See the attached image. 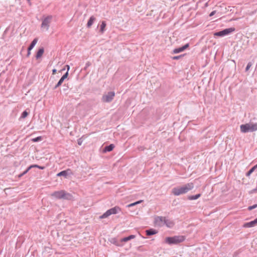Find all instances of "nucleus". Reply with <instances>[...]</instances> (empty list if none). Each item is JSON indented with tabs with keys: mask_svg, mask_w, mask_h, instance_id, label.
<instances>
[{
	"mask_svg": "<svg viewBox=\"0 0 257 257\" xmlns=\"http://www.w3.org/2000/svg\"><path fill=\"white\" fill-rule=\"evenodd\" d=\"M194 188L193 183H189L180 187H175L172 189V192L175 196H179L185 194Z\"/></svg>",
	"mask_w": 257,
	"mask_h": 257,
	"instance_id": "nucleus-1",
	"label": "nucleus"
},
{
	"mask_svg": "<svg viewBox=\"0 0 257 257\" xmlns=\"http://www.w3.org/2000/svg\"><path fill=\"white\" fill-rule=\"evenodd\" d=\"M240 132L242 133L253 132L257 131V123H247L240 126Z\"/></svg>",
	"mask_w": 257,
	"mask_h": 257,
	"instance_id": "nucleus-2",
	"label": "nucleus"
},
{
	"mask_svg": "<svg viewBox=\"0 0 257 257\" xmlns=\"http://www.w3.org/2000/svg\"><path fill=\"white\" fill-rule=\"evenodd\" d=\"M185 239V237L182 235L167 237L165 239V242L170 245L176 244L183 242Z\"/></svg>",
	"mask_w": 257,
	"mask_h": 257,
	"instance_id": "nucleus-3",
	"label": "nucleus"
},
{
	"mask_svg": "<svg viewBox=\"0 0 257 257\" xmlns=\"http://www.w3.org/2000/svg\"><path fill=\"white\" fill-rule=\"evenodd\" d=\"M235 30V29L233 27L225 29L221 31L215 32L214 33V36L222 37H224V36H225L230 34L232 32H234Z\"/></svg>",
	"mask_w": 257,
	"mask_h": 257,
	"instance_id": "nucleus-4",
	"label": "nucleus"
},
{
	"mask_svg": "<svg viewBox=\"0 0 257 257\" xmlns=\"http://www.w3.org/2000/svg\"><path fill=\"white\" fill-rule=\"evenodd\" d=\"M52 16L51 15L48 16L44 18L42 20V22L41 26V28L45 30L46 31H48L50 27V24L52 22Z\"/></svg>",
	"mask_w": 257,
	"mask_h": 257,
	"instance_id": "nucleus-5",
	"label": "nucleus"
},
{
	"mask_svg": "<svg viewBox=\"0 0 257 257\" xmlns=\"http://www.w3.org/2000/svg\"><path fill=\"white\" fill-rule=\"evenodd\" d=\"M114 96V91H109L103 95L101 100L104 102H110L113 99Z\"/></svg>",
	"mask_w": 257,
	"mask_h": 257,
	"instance_id": "nucleus-6",
	"label": "nucleus"
},
{
	"mask_svg": "<svg viewBox=\"0 0 257 257\" xmlns=\"http://www.w3.org/2000/svg\"><path fill=\"white\" fill-rule=\"evenodd\" d=\"M61 174L65 178H68L69 176L73 175V173L70 169H67L61 171Z\"/></svg>",
	"mask_w": 257,
	"mask_h": 257,
	"instance_id": "nucleus-7",
	"label": "nucleus"
},
{
	"mask_svg": "<svg viewBox=\"0 0 257 257\" xmlns=\"http://www.w3.org/2000/svg\"><path fill=\"white\" fill-rule=\"evenodd\" d=\"M68 76V71H67L60 79L57 84L55 86L54 89H56L58 87L61 85L62 83L63 82L64 80L67 78Z\"/></svg>",
	"mask_w": 257,
	"mask_h": 257,
	"instance_id": "nucleus-8",
	"label": "nucleus"
},
{
	"mask_svg": "<svg viewBox=\"0 0 257 257\" xmlns=\"http://www.w3.org/2000/svg\"><path fill=\"white\" fill-rule=\"evenodd\" d=\"M64 190L56 191L53 193V196L57 199H63L64 197Z\"/></svg>",
	"mask_w": 257,
	"mask_h": 257,
	"instance_id": "nucleus-9",
	"label": "nucleus"
},
{
	"mask_svg": "<svg viewBox=\"0 0 257 257\" xmlns=\"http://www.w3.org/2000/svg\"><path fill=\"white\" fill-rule=\"evenodd\" d=\"M165 219V217L157 216L155 218V222L156 224L161 226L164 223Z\"/></svg>",
	"mask_w": 257,
	"mask_h": 257,
	"instance_id": "nucleus-10",
	"label": "nucleus"
},
{
	"mask_svg": "<svg viewBox=\"0 0 257 257\" xmlns=\"http://www.w3.org/2000/svg\"><path fill=\"white\" fill-rule=\"evenodd\" d=\"M256 224H257V218L252 221L244 223L243 226L244 227H251L254 226Z\"/></svg>",
	"mask_w": 257,
	"mask_h": 257,
	"instance_id": "nucleus-11",
	"label": "nucleus"
},
{
	"mask_svg": "<svg viewBox=\"0 0 257 257\" xmlns=\"http://www.w3.org/2000/svg\"><path fill=\"white\" fill-rule=\"evenodd\" d=\"M164 224H165L169 228L173 227L175 224L173 220L168 219L166 217H165Z\"/></svg>",
	"mask_w": 257,
	"mask_h": 257,
	"instance_id": "nucleus-12",
	"label": "nucleus"
},
{
	"mask_svg": "<svg viewBox=\"0 0 257 257\" xmlns=\"http://www.w3.org/2000/svg\"><path fill=\"white\" fill-rule=\"evenodd\" d=\"M114 148V145L112 144H111L108 146H106L104 147V148L103 149V153H106V152H109L113 150V149Z\"/></svg>",
	"mask_w": 257,
	"mask_h": 257,
	"instance_id": "nucleus-13",
	"label": "nucleus"
},
{
	"mask_svg": "<svg viewBox=\"0 0 257 257\" xmlns=\"http://www.w3.org/2000/svg\"><path fill=\"white\" fill-rule=\"evenodd\" d=\"M44 52V49L43 47L40 48L39 49L38 51L37 52L36 55V59H38L40 58H41Z\"/></svg>",
	"mask_w": 257,
	"mask_h": 257,
	"instance_id": "nucleus-14",
	"label": "nucleus"
},
{
	"mask_svg": "<svg viewBox=\"0 0 257 257\" xmlns=\"http://www.w3.org/2000/svg\"><path fill=\"white\" fill-rule=\"evenodd\" d=\"M110 210L111 214H116L121 211V209L118 206H115L110 208Z\"/></svg>",
	"mask_w": 257,
	"mask_h": 257,
	"instance_id": "nucleus-15",
	"label": "nucleus"
},
{
	"mask_svg": "<svg viewBox=\"0 0 257 257\" xmlns=\"http://www.w3.org/2000/svg\"><path fill=\"white\" fill-rule=\"evenodd\" d=\"M158 231L156 230L153 228H151L146 230V235L148 236H151L155 234Z\"/></svg>",
	"mask_w": 257,
	"mask_h": 257,
	"instance_id": "nucleus-16",
	"label": "nucleus"
},
{
	"mask_svg": "<svg viewBox=\"0 0 257 257\" xmlns=\"http://www.w3.org/2000/svg\"><path fill=\"white\" fill-rule=\"evenodd\" d=\"M95 20V18L94 16L90 17V18H89V19L88 21V22L87 24V27L88 28H90L93 24Z\"/></svg>",
	"mask_w": 257,
	"mask_h": 257,
	"instance_id": "nucleus-17",
	"label": "nucleus"
},
{
	"mask_svg": "<svg viewBox=\"0 0 257 257\" xmlns=\"http://www.w3.org/2000/svg\"><path fill=\"white\" fill-rule=\"evenodd\" d=\"M136 236L135 235H130L128 236L122 238L121 239V242H127L132 239L135 238Z\"/></svg>",
	"mask_w": 257,
	"mask_h": 257,
	"instance_id": "nucleus-18",
	"label": "nucleus"
},
{
	"mask_svg": "<svg viewBox=\"0 0 257 257\" xmlns=\"http://www.w3.org/2000/svg\"><path fill=\"white\" fill-rule=\"evenodd\" d=\"M37 42H38V38H35L32 41V42H31V43L29 45V46L28 48V49H29V50H31L35 47V46L37 44Z\"/></svg>",
	"mask_w": 257,
	"mask_h": 257,
	"instance_id": "nucleus-19",
	"label": "nucleus"
},
{
	"mask_svg": "<svg viewBox=\"0 0 257 257\" xmlns=\"http://www.w3.org/2000/svg\"><path fill=\"white\" fill-rule=\"evenodd\" d=\"M201 196L200 194H197L195 195H190L188 196V199L189 200H196L198 199Z\"/></svg>",
	"mask_w": 257,
	"mask_h": 257,
	"instance_id": "nucleus-20",
	"label": "nucleus"
},
{
	"mask_svg": "<svg viewBox=\"0 0 257 257\" xmlns=\"http://www.w3.org/2000/svg\"><path fill=\"white\" fill-rule=\"evenodd\" d=\"M64 197H63V199H67V200H71L72 198V196L71 194L69 193L66 192L65 191H64Z\"/></svg>",
	"mask_w": 257,
	"mask_h": 257,
	"instance_id": "nucleus-21",
	"label": "nucleus"
},
{
	"mask_svg": "<svg viewBox=\"0 0 257 257\" xmlns=\"http://www.w3.org/2000/svg\"><path fill=\"white\" fill-rule=\"evenodd\" d=\"M111 215L110 209L107 210L105 213H104L101 216H100V218H105Z\"/></svg>",
	"mask_w": 257,
	"mask_h": 257,
	"instance_id": "nucleus-22",
	"label": "nucleus"
},
{
	"mask_svg": "<svg viewBox=\"0 0 257 257\" xmlns=\"http://www.w3.org/2000/svg\"><path fill=\"white\" fill-rule=\"evenodd\" d=\"M106 27V23L105 21H102L100 25V32L101 33H103L105 31V28Z\"/></svg>",
	"mask_w": 257,
	"mask_h": 257,
	"instance_id": "nucleus-23",
	"label": "nucleus"
},
{
	"mask_svg": "<svg viewBox=\"0 0 257 257\" xmlns=\"http://www.w3.org/2000/svg\"><path fill=\"white\" fill-rule=\"evenodd\" d=\"M184 51V50H183L182 47H180L179 48H176V49H174L173 53H174V54L179 53H180Z\"/></svg>",
	"mask_w": 257,
	"mask_h": 257,
	"instance_id": "nucleus-24",
	"label": "nucleus"
},
{
	"mask_svg": "<svg viewBox=\"0 0 257 257\" xmlns=\"http://www.w3.org/2000/svg\"><path fill=\"white\" fill-rule=\"evenodd\" d=\"M142 202H143V200H139V201H136L135 202H134V203H131L130 204H128L127 205V207H133V206H135V205H136L137 204H139L141 203Z\"/></svg>",
	"mask_w": 257,
	"mask_h": 257,
	"instance_id": "nucleus-25",
	"label": "nucleus"
},
{
	"mask_svg": "<svg viewBox=\"0 0 257 257\" xmlns=\"http://www.w3.org/2000/svg\"><path fill=\"white\" fill-rule=\"evenodd\" d=\"M28 114H29V112L27 111V110H25V111H24L22 112L20 118H25L28 115Z\"/></svg>",
	"mask_w": 257,
	"mask_h": 257,
	"instance_id": "nucleus-26",
	"label": "nucleus"
},
{
	"mask_svg": "<svg viewBox=\"0 0 257 257\" xmlns=\"http://www.w3.org/2000/svg\"><path fill=\"white\" fill-rule=\"evenodd\" d=\"M256 168V167L254 166H253V167H252L247 173H246V175L247 176H249L254 171V170Z\"/></svg>",
	"mask_w": 257,
	"mask_h": 257,
	"instance_id": "nucleus-27",
	"label": "nucleus"
},
{
	"mask_svg": "<svg viewBox=\"0 0 257 257\" xmlns=\"http://www.w3.org/2000/svg\"><path fill=\"white\" fill-rule=\"evenodd\" d=\"M42 140V137L41 136L37 137L36 138H33L32 139V141L33 142H38Z\"/></svg>",
	"mask_w": 257,
	"mask_h": 257,
	"instance_id": "nucleus-28",
	"label": "nucleus"
},
{
	"mask_svg": "<svg viewBox=\"0 0 257 257\" xmlns=\"http://www.w3.org/2000/svg\"><path fill=\"white\" fill-rule=\"evenodd\" d=\"M251 65H252L251 63L248 62V64H247L246 68H245V71H248L250 67L251 66Z\"/></svg>",
	"mask_w": 257,
	"mask_h": 257,
	"instance_id": "nucleus-29",
	"label": "nucleus"
},
{
	"mask_svg": "<svg viewBox=\"0 0 257 257\" xmlns=\"http://www.w3.org/2000/svg\"><path fill=\"white\" fill-rule=\"evenodd\" d=\"M256 207H257V204H254V205H252V206H249V207H248V209L249 210H252V209H253L255 208Z\"/></svg>",
	"mask_w": 257,
	"mask_h": 257,
	"instance_id": "nucleus-30",
	"label": "nucleus"
},
{
	"mask_svg": "<svg viewBox=\"0 0 257 257\" xmlns=\"http://www.w3.org/2000/svg\"><path fill=\"white\" fill-rule=\"evenodd\" d=\"M182 47L183 50H185V49H186L187 48H188L189 47V44L187 43Z\"/></svg>",
	"mask_w": 257,
	"mask_h": 257,
	"instance_id": "nucleus-31",
	"label": "nucleus"
},
{
	"mask_svg": "<svg viewBox=\"0 0 257 257\" xmlns=\"http://www.w3.org/2000/svg\"><path fill=\"white\" fill-rule=\"evenodd\" d=\"M183 55H179V56H174L173 57V60H178L179 59H180V58H181Z\"/></svg>",
	"mask_w": 257,
	"mask_h": 257,
	"instance_id": "nucleus-32",
	"label": "nucleus"
},
{
	"mask_svg": "<svg viewBox=\"0 0 257 257\" xmlns=\"http://www.w3.org/2000/svg\"><path fill=\"white\" fill-rule=\"evenodd\" d=\"M39 166L38 165H32L30 166L29 167L30 168V169L33 168H39Z\"/></svg>",
	"mask_w": 257,
	"mask_h": 257,
	"instance_id": "nucleus-33",
	"label": "nucleus"
},
{
	"mask_svg": "<svg viewBox=\"0 0 257 257\" xmlns=\"http://www.w3.org/2000/svg\"><path fill=\"white\" fill-rule=\"evenodd\" d=\"M30 170V168L29 167H28L27 169L25 171H24L22 174H23V175H25L26 174H27L29 171V170Z\"/></svg>",
	"mask_w": 257,
	"mask_h": 257,
	"instance_id": "nucleus-34",
	"label": "nucleus"
},
{
	"mask_svg": "<svg viewBox=\"0 0 257 257\" xmlns=\"http://www.w3.org/2000/svg\"><path fill=\"white\" fill-rule=\"evenodd\" d=\"M216 13V11H212V12H211L209 14V16L210 17H212L213 16H214L215 15V14Z\"/></svg>",
	"mask_w": 257,
	"mask_h": 257,
	"instance_id": "nucleus-35",
	"label": "nucleus"
},
{
	"mask_svg": "<svg viewBox=\"0 0 257 257\" xmlns=\"http://www.w3.org/2000/svg\"><path fill=\"white\" fill-rule=\"evenodd\" d=\"M30 54H31V50H29V49H28V52H27V56L29 57Z\"/></svg>",
	"mask_w": 257,
	"mask_h": 257,
	"instance_id": "nucleus-36",
	"label": "nucleus"
},
{
	"mask_svg": "<svg viewBox=\"0 0 257 257\" xmlns=\"http://www.w3.org/2000/svg\"><path fill=\"white\" fill-rule=\"evenodd\" d=\"M56 72H57V70H56V69H53L52 70V74H53V75L55 74V73H56Z\"/></svg>",
	"mask_w": 257,
	"mask_h": 257,
	"instance_id": "nucleus-37",
	"label": "nucleus"
},
{
	"mask_svg": "<svg viewBox=\"0 0 257 257\" xmlns=\"http://www.w3.org/2000/svg\"><path fill=\"white\" fill-rule=\"evenodd\" d=\"M45 168V167H44V166H39V169H40L41 170H44Z\"/></svg>",
	"mask_w": 257,
	"mask_h": 257,
	"instance_id": "nucleus-38",
	"label": "nucleus"
},
{
	"mask_svg": "<svg viewBox=\"0 0 257 257\" xmlns=\"http://www.w3.org/2000/svg\"><path fill=\"white\" fill-rule=\"evenodd\" d=\"M66 67H67V71H68H68H69V69H70V66H69V65H67L66 66Z\"/></svg>",
	"mask_w": 257,
	"mask_h": 257,
	"instance_id": "nucleus-39",
	"label": "nucleus"
},
{
	"mask_svg": "<svg viewBox=\"0 0 257 257\" xmlns=\"http://www.w3.org/2000/svg\"><path fill=\"white\" fill-rule=\"evenodd\" d=\"M23 176H24L23 174L22 173H21L20 174H19L18 175V177L20 178H21Z\"/></svg>",
	"mask_w": 257,
	"mask_h": 257,
	"instance_id": "nucleus-40",
	"label": "nucleus"
},
{
	"mask_svg": "<svg viewBox=\"0 0 257 257\" xmlns=\"http://www.w3.org/2000/svg\"><path fill=\"white\" fill-rule=\"evenodd\" d=\"M57 176H58V177L62 176V175H61V172H60L59 173H58L57 174Z\"/></svg>",
	"mask_w": 257,
	"mask_h": 257,
	"instance_id": "nucleus-41",
	"label": "nucleus"
},
{
	"mask_svg": "<svg viewBox=\"0 0 257 257\" xmlns=\"http://www.w3.org/2000/svg\"><path fill=\"white\" fill-rule=\"evenodd\" d=\"M78 144L79 145H81V142L80 140H78Z\"/></svg>",
	"mask_w": 257,
	"mask_h": 257,
	"instance_id": "nucleus-42",
	"label": "nucleus"
},
{
	"mask_svg": "<svg viewBox=\"0 0 257 257\" xmlns=\"http://www.w3.org/2000/svg\"><path fill=\"white\" fill-rule=\"evenodd\" d=\"M90 65V63L89 62H87L86 64V67H88Z\"/></svg>",
	"mask_w": 257,
	"mask_h": 257,
	"instance_id": "nucleus-43",
	"label": "nucleus"
},
{
	"mask_svg": "<svg viewBox=\"0 0 257 257\" xmlns=\"http://www.w3.org/2000/svg\"><path fill=\"white\" fill-rule=\"evenodd\" d=\"M65 70V68L62 69V70H61V71H60V72H61L62 71H63V70Z\"/></svg>",
	"mask_w": 257,
	"mask_h": 257,
	"instance_id": "nucleus-44",
	"label": "nucleus"
},
{
	"mask_svg": "<svg viewBox=\"0 0 257 257\" xmlns=\"http://www.w3.org/2000/svg\"><path fill=\"white\" fill-rule=\"evenodd\" d=\"M255 167H256V168H257V164H256V165H255Z\"/></svg>",
	"mask_w": 257,
	"mask_h": 257,
	"instance_id": "nucleus-45",
	"label": "nucleus"
}]
</instances>
